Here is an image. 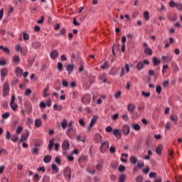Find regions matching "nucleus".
I'll list each match as a JSON object with an SVG mask.
<instances>
[{"label": "nucleus", "mask_w": 182, "mask_h": 182, "mask_svg": "<svg viewBox=\"0 0 182 182\" xmlns=\"http://www.w3.org/2000/svg\"><path fill=\"white\" fill-rule=\"evenodd\" d=\"M70 147V144L68 139H65L62 143V149L63 150V154H67L68 150Z\"/></svg>", "instance_id": "nucleus-1"}, {"label": "nucleus", "mask_w": 182, "mask_h": 182, "mask_svg": "<svg viewBox=\"0 0 182 182\" xmlns=\"http://www.w3.org/2000/svg\"><path fill=\"white\" fill-rule=\"evenodd\" d=\"M11 88L9 87V84L8 82H5L3 85V96L4 97H6V96L9 95V92Z\"/></svg>", "instance_id": "nucleus-2"}, {"label": "nucleus", "mask_w": 182, "mask_h": 182, "mask_svg": "<svg viewBox=\"0 0 182 182\" xmlns=\"http://www.w3.org/2000/svg\"><path fill=\"white\" fill-rule=\"evenodd\" d=\"M63 176L65 178L70 180L72 178V171H70V168L66 167L63 171Z\"/></svg>", "instance_id": "nucleus-3"}, {"label": "nucleus", "mask_w": 182, "mask_h": 182, "mask_svg": "<svg viewBox=\"0 0 182 182\" xmlns=\"http://www.w3.org/2000/svg\"><path fill=\"white\" fill-rule=\"evenodd\" d=\"M109 149V141H104L100 147L101 153H106Z\"/></svg>", "instance_id": "nucleus-4"}, {"label": "nucleus", "mask_w": 182, "mask_h": 182, "mask_svg": "<svg viewBox=\"0 0 182 182\" xmlns=\"http://www.w3.org/2000/svg\"><path fill=\"white\" fill-rule=\"evenodd\" d=\"M97 119H99V117L97 115H94L92 117V118L91 119L90 125L88 127V130H91L92 127H93L95 126V124H96V122H97Z\"/></svg>", "instance_id": "nucleus-5"}, {"label": "nucleus", "mask_w": 182, "mask_h": 182, "mask_svg": "<svg viewBox=\"0 0 182 182\" xmlns=\"http://www.w3.org/2000/svg\"><path fill=\"white\" fill-rule=\"evenodd\" d=\"M129 72H130V68L129 67V64H125L124 68H122L121 69L120 77H123V75H126V73H129Z\"/></svg>", "instance_id": "nucleus-6"}, {"label": "nucleus", "mask_w": 182, "mask_h": 182, "mask_svg": "<svg viewBox=\"0 0 182 182\" xmlns=\"http://www.w3.org/2000/svg\"><path fill=\"white\" fill-rule=\"evenodd\" d=\"M143 46L144 48H144L145 55H149V56H151V55H153V50H151V48H150V47L147 46V43H144Z\"/></svg>", "instance_id": "nucleus-7"}, {"label": "nucleus", "mask_w": 182, "mask_h": 182, "mask_svg": "<svg viewBox=\"0 0 182 182\" xmlns=\"http://www.w3.org/2000/svg\"><path fill=\"white\" fill-rule=\"evenodd\" d=\"M59 56V51L58 50H53L50 53V57L53 60H55V59H58V57Z\"/></svg>", "instance_id": "nucleus-8"}, {"label": "nucleus", "mask_w": 182, "mask_h": 182, "mask_svg": "<svg viewBox=\"0 0 182 182\" xmlns=\"http://www.w3.org/2000/svg\"><path fill=\"white\" fill-rule=\"evenodd\" d=\"M40 146H41V144H36L34 145V147L31 149L32 154H36V156H38V154H39V147Z\"/></svg>", "instance_id": "nucleus-9"}, {"label": "nucleus", "mask_w": 182, "mask_h": 182, "mask_svg": "<svg viewBox=\"0 0 182 182\" xmlns=\"http://www.w3.org/2000/svg\"><path fill=\"white\" fill-rule=\"evenodd\" d=\"M92 99V97H90V95H84L81 100L82 103L87 104L90 103V100Z\"/></svg>", "instance_id": "nucleus-10"}, {"label": "nucleus", "mask_w": 182, "mask_h": 182, "mask_svg": "<svg viewBox=\"0 0 182 182\" xmlns=\"http://www.w3.org/2000/svg\"><path fill=\"white\" fill-rule=\"evenodd\" d=\"M114 135L118 139H122V130H120V129H114Z\"/></svg>", "instance_id": "nucleus-11"}, {"label": "nucleus", "mask_w": 182, "mask_h": 182, "mask_svg": "<svg viewBox=\"0 0 182 182\" xmlns=\"http://www.w3.org/2000/svg\"><path fill=\"white\" fill-rule=\"evenodd\" d=\"M73 69H75V65H73V64L68 65L66 67V70L68 72V74L70 75V73H72V72H73Z\"/></svg>", "instance_id": "nucleus-12"}, {"label": "nucleus", "mask_w": 182, "mask_h": 182, "mask_svg": "<svg viewBox=\"0 0 182 182\" xmlns=\"http://www.w3.org/2000/svg\"><path fill=\"white\" fill-rule=\"evenodd\" d=\"M122 132L125 136H127L130 133V127L129 125H124L122 127Z\"/></svg>", "instance_id": "nucleus-13"}, {"label": "nucleus", "mask_w": 182, "mask_h": 182, "mask_svg": "<svg viewBox=\"0 0 182 182\" xmlns=\"http://www.w3.org/2000/svg\"><path fill=\"white\" fill-rule=\"evenodd\" d=\"M31 46H32V48H33V49H39V48H41V46H42V44L39 41H33L31 43Z\"/></svg>", "instance_id": "nucleus-14"}, {"label": "nucleus", "mask_w": 182, "mask_h": 182, "mask_svg": "<svg viewBox=\"0 0 182 182\" xmlns=\"http://www.w3.org/2000/svg\"><path fill=\"white\" fill-rule=\"evenodd\" d=\"M6 75H8V68H2L1 70V76L2 77V80L5 79Z\"/></svg>", "instance_id": "nucleus-15"}, {"label": "nucleus", "mask_w": 182, "mask_h": 182, "mask_svg": "<svg viewBox=\"0 0 182 182\" xmlns=\"http://www.w3.org/2000/svg\"><path fill=\"white\" fill-rule=\"evenodd\" d=\"M72 132H75L73 127H68V129L66 130V134L68 137H70V139H72Z\"/></svg>", "instance_id": "nucleus-16"}, {"label": "nucleus", "mask_w": 182, "mask_h": 182, "mask_svg": "<svg viewBox=\"0 0 182 182\" xmlns=\"http://www.w3.org/2000/svg\"><path fill=\"white\" fill-rule=\"evenodd\" d=\"M16 76H22L23 75V70L19 67H17L15 70Z\"/></svg>", "instance_id": "nucleus-17"}, {"label": "nucleus", "mask_w": 182, "mask_h": 182, "mask_svg": "<svg viewBox=\"0 0 182 182\" xmlns=\"http://www.w3.org/2000/svg\"><path fill=\"white\" fill-rule=\"evenodd\" d=\"M49 89H50V86L49 85H47L46 86V88L43 90V97H48V96H49V93H48V92L49 91Z\"/></svg>", "instance_id": "nucleus-18"}, {"label": "nucleus", "mask_w": 182, "mask_h": 182, "mask_svg": "<svg viewBox=\"0 0 182 182\" xmlns=\"http://www.w3.org/2000/svg\"><path fill=\"white\" fill-rule=\"evenodd\" d=\"M28 137H29V132L26 130V133L21 135V141H25V140L28 139Z\"/></svg>", "instance_id": "nucleus-19"}, {"label": "nucleus", "mask_w": 182, "mask_h": 182, "mask_svg": "<svg viewBox=\"0 0 182 182\" xmlns=\"http://www.w3.org/2000/svg\"><path fill=\"white\" fill-rule=\"evenodd\" d=\"M53 144H55V139L53 138V139H50L49 144H48V150L49 151H52V149L53 147Z\"/></svg>", "instance_id": "nucleus-20"}, {"label": "nucleus", "mask_w": 182, "mask_h": 182, "mask_svg": "<svg viewBox=\"0 0 182 182\" xmlns=\"http://www.w3.org/2000/svg\"><path fill=\"white\" fill-rule=\"evenodd\" d=\"M95 141H96V143H102V135L100 134H96L95 135Z\"/></svg>", "instance_id": "nucleus-21"}, {"label": "nucleus", "mask_w": 182, "mask_h": 182, "mask_svg": "<svg viewBox=\"0 0 182 182\" xmlns=\"http://www.w3.org/2000/svg\"><path fill=\"white\" fill-rule=\"evenodd\" d=\"M170 119L172 122H173V123H175V124H177V122H178V117L176 114H171Z\"/></svg>", "instance_id": "nucleus-22"}, {"label": "nucleus", "mask_w": 182, "mask_h": 182, "mask_svg": "<svg viewBox=\"0 0 182 182\" xmlns=\"http://www.w3.org/2000/svg\"><path fill=\"white\" fill-rule=\"evenodd\" d=\"M163 151V144H159L156 149V153L159 156L161 154V151Z\"/></svg>", "instance_id": "nucleus-23"}, {"label": "nucleus", "mask_w": 182, "mask_h": 182, "mask_svg": "<svg viewBox=\"0 0 182 182\" xmlns=\"http://www.w3.org/2000/svg\"><path fill=\"white\" fill-rule=\"evenodd\" d=\"M52 161V156L50 155H46V156L43 157V161L46 164L50 163Z\"/></svg>", "instance_id": "nucleus-24"}, {"label": "nucleus", "mask_w": 182, "mask_h": 182, "mask_svg": "<svg viewBox=\"0 0 182 182\" xmlns=\"http://www.w3.org/2000/svg\"><path fill=\"white\" fill-rule=\"evenodd\" d=\"M66 35V28H63L60 30L59 33L55 34L56 36H63Z\"/></svg>", "instance_id": "nucleus-25"}, {"label": "nucleus", "mask_w": 182, "mask_h": 182, "mask_svg": "<svg viewBox=\"0 0 182 182\" xmlns=\"http://www.w3.org/2000/svg\"><path fill=\"white\" fill-rule=\"evenodd\" d=\"M168 19L169 21H173L174 22L177 21V16L176 15V14H171L168 16Z\"/></svg>", "instance_id": "nucleus-26"}, {"label": "nucleus", "mask_w": 182, "mask_h": 182, "mask_svg": "<svg viewBox=\"0 0 182 182\" xmlns=\"http://www.w3.org/2000/svg\"><path fill=\"white\" fill-rule=\"evenodd\" d=\"M51 168H52L53 171L55 173V174H58V173H59V168H58L56 164H53L51 166Z\"/></svg>", "instance_id": "nucleus-27"}, {"label": "nucleus", "mask_w": 182, "mask_h": 182, "mask_svg": "<svg viewBox=\"0 0 182 182\" xmlns=\"http://www.w3.org/2000/svg\"><path fill=\"white\" fill-rule=\"evenodd\" d=\"M106 76H107L106 73L101 74L100 75V80H102L103 83H106L107 82V80H106Z\"/></svg>", "instance_id": "nucleus-28"}, {"label": "nucleus", "mask_w": 182, "mask_h": 182, "mask_svg": "<svg viewBox=\"0 0 182 182\" xmlns=\"http://www.w3.org/2000/svg\"><path fill=\"white\" fill-rule=\"evenodd\" d=\"M11 140L14 143H16V141H18V140H19V136H18L17 134H14V135L11 136Z\"/></svg>", "instance_id": "nucleus-29"}, {"label": "nucleus", "mask_w": 182, "mask_h": 182, "mask_svg": "<svg viewBox=\"0 0 182 182\" xmlns=\"http://www.w3.org/2000/svg\"><path fill=\"white\" fill-rule=\"evenodd\" d=\"M15 49L17 52H21V55H25V53H23V50L22 49V47L21 46V45L18 44L15 46Z\"/></svg>", "instance_id": "nucleus-30"}, {"label": "nucleus", "mask_w": 182, "mask_h": 182, "mask_svg": "<svg viewBox=\"0 0 182 182\" xmlns=\"http://www.w3.org/2000/svg\"><path fill=\"white\" fill-rule=\"evenodd\" d=\"M10 107L14 112H16V110H18V105L15 102H10Z\"/></svg>", "instance_id": "nucleus-31"}, {"label": "nucleus", "mask_w": 182, "mask_h": 182, "mask_svg": "<svg viewBox=\"0 0 182 182\" xmlns=\"http://www.w3.org/2000/svg\"><path fill=\"white\" fill-rule=\"evenodd\" d=\"M129 161L131 164H136V163H137V158L136 156H132L129 158Z\"/></svg>", "instance_id": "nucleus-32"}, {"label": "nucleus", "mask_w": 182, "mask_h": 182, "mask_svg": "<svg viewBox=\"0 0 182 182\" xmlns=\"http://www.w3.org/2000/svg\"><path fill=\"white\" fill-rule=\"evenodd\" d=\"M119 48H120V44H115L113 46L112 48V52L114 56H116V53H114V49H117V50H119Z\"/></svg>", "instance_id": "nucleus-33"}, {"label": "nucleus", "mask_w": 182, "mask_h": 182, "mask_svg": "<svg viewBox=\"0 0 182 182\" xmlns=\"http://www.w3.org/2000/svg\"><path fill=\"white\" fill-rule=\"evenodd\" d=\"M144 19L145 21H150V13H149V11H145L144 13Z\"/></svg>", "instance_id": "nucleus-34"}, {"label": "nucleus", "mask_w": 182, "mask_h": 182, "mask_svg": "<svg viewBox=\"0 0 182 182\" xmlns=\"http://www.w3.org/2000/svg\"><path fill=\"white\" fill-rule=\"evenodd\" d=\"M41 125H42V120H41V119H36L35 120L36 127H41Z\"/></svg>", "instance_id": "nucleus-35"}, {"label": "nucleus", "mask_w": 182, "mask_h": 182, "mask_svg": "<svg viewBox=\"0 0 182 182\" xmlns=\"http://www.w3.org/2000/svg\"><path fill=\"white\" fill-rule=\"evenodd\" d=\"M110 66L109 65V63L107 61H105L104 64L100 66V69H109Z\"/></svg>", "instance_id": "nucleus-36"}, {"label": "nucleus", "mask_w": 182, "mask_h": 182, "mask_svg": "<svg viewBox=\"0 0 182 182\" xmlns=\"http://www.w3.org/2000/svg\"><path fill=\"white\" fill-rule=\"evenodd\" d=\"M66 126H68V120H66V119H63L61 122L62 129L65 130V129H66Z\"/></svg>", "instance_id": "nucleus-37"}, {"label": "nucleus", "mask_w": 182, "mask_h": 182, "mask_svg": "<svg viewBox=\"0 0 182 182\" xmlns=\"http://www.w3.org/2000/svg\"><path fill=\"white\" fill-rule=\"evenodd\" d=\"M129 155H127V154H122V157H121V161H122V163H126V161H127V157Z\"/></svg>", "instance_id": "nucleus-38"}, {"label": "nucleus", "mask_w": 182, "mask_h": 182, "mask_svg": "<svg viewBox=\"0 0 182 182\" xmlns=\"http://www.w3.org/2000/svg\"><path fill=\"white\" fill-rule=\"evenodd\" d=\"M12 60L14 63H19V61L21 60V58L18 55H14L12 58Z\"/></svg>", "instance_id": "nucleus-39"}, {"label": "nucleus", "mask_w": 182, "mask_h": 182, "mask_svg": "<svg viewBox=\"0 0 182 182\" xmlns=\"http://www.w3.org/2000/svg\"><path fill=\"white\" fill-rule=\"evenodd\" d=\"M152 62H153L154 66H157V65H159V63H160V60H159L157 58V57H154L152 59Z\"/></svg>", "instance_id": "nucleus-40"}, {"label": "nucleus", "mask_w": 182, "mask_h": 182, "mask_svg": "<svg viewBox=\"0 0 182 182\" xmlns=\"http://www.w3.org/2000/svg\"><path fill=\"white\" fill-rule=\"evenodd\" d=\"M96 169L97 170H102L103 169V161H102L101 162L98 163L96 165Z\"/></svg>", "instance_id": "nucleus-41"}, {"label": "nucleus", "mask_w": 182, "mask_h": 182, "mask_svg": "<svg viewBox=\"0 0 182 182\" xmlns=\"http://www.w3.org/2000/svg\"><path fill=\"white\" fill-rule=\"evenodd\" d=\"M22 130H23V127H22V126H18L16 129V134H21V133H22Z\"/></svg>", "instance_id": "nucleus-42"}, {"label": "nucleus", "mask_w": 182, "mask_h": 182, "mask_svg": "<svg viewBox=\"0 0 182 182\" xmlns=\"http://www.w3.org/2000/svg\"><path fill=\"white\" fill-rule=\"evenodd\" d=\"M26 124L27 126H31V124H33V119H32L31 118H27V119L26 121Z\"/></svg>", "instance_id": "nucleus-43"}, {"label": "nucleus", "mask_w": 182, "mask_h": 182, "mask_svg": "<svg viewBox=\"0 0 182 182\" xmlns=\"http://www.w3.org/2000/svg\"><path fill=\"white\" fill-rule=\"evenodd\" d=\"M53 109H54V110H58L59 112H60L63 109V107H62V105H58L55 104L53 105Z\"/></svg>", "instance_id": "nucleus-44"}, {"label": "nucleus", "mask_w": 182, "mask_h": 182, "mask_svg": "<svg viewBox=\"0 0 182 182\" xmlns=\"http://www.w3.org/2000/svg\"><path fill=\"white\" fill-rule=\"evenodd\" d=\"M77 141H82V143H86V137L85 136H82V138H80V136H77L76 137Z\"/></svg>", "instance_id": "nucleus-45"}, {"label": "nucleus", "mask_w": 182, "mask_h": 182, "mask_svg": "<svg viewBox=\"0 0 182 182\" xmlns=\"http://www.w3.org/2000/svg\"><path fill=\"white\" fill-rule=\"evenodd\" d=\"M124 180H126V175L121 174L119 177L118 182H124Z\"/></svg>", "instance_id": "nucleus-46"}, {"label": "nucleus", "mask_w": 182, "mask_h": 182, "mask_svg": "<svg viewBox=\"0 0 182 182\" xmlns=\"http://www.w3.org/2000/svg\"><path fill=\"white\" fill-rule=\"evenodd\" d=\"M127 110H128V112H133V110H134V105H133V104L128 105Z\"/></svg>", "instance_id": "nucleus-47"}, {"label": "nucleus", "mask_w": 182, "mask_h": 182, "mask_svg": "<svg viewBox=\"0 0 182 182\" xmlns=\"http://www.w3.org/2000/svg\"><path fill=\"white\" fill-rule=\"evenodd\" d=\"M0 49H1V50L4 51L5 53H9V48H8L6 47H4L3 46H0Z\"/></svg>", "instance_id": "nucleus-48"}, {"label": "nucleus", "mask_w": 182, "mask_h": 182, "mask_svg": "<svg viewBox=\"0 0 182 182\" xmlns=\"http://www.w3.org/2000/svg\"><path fill=\"white\" fill-rule=\"evenodd\" d=\"M169 6L171 8H177V3L174 2L173 1H169Z\"/></svg>", "instance_id": "nucleus-49"}, {"label": "nucleus", "mask_w": 182, "mask_h": 182, "mask_svg": "<svg viewBox=\"0 0 182 182\" xmlns=\"http://www.w3.org/2000/svg\"><path fill=\"white\" fill-rule=\"evenodd\" d=\"M162 60L164 62H168V60H171V58H168V55H163L162 56Z\"/></svg>", "instance_id": "nucleus-50"}, {"label": "nucleus", "mask_w": 182, "mask_h": 182, "mask_svg": "<svg viewBox=\"0 0 182 182\" xmlns=\"http://www.w3.org/2000/svg\"><path fill=\"white\" fill-rule=\"evenodd\" d=\"M5 137L6 140H11V132L9 131H6Z\"/></svg>", "instance_id": "nucleus-51"}, {"label": "nucleus", "mask_w": 182, "mask_h": 182, "mask_svg": "<svg viewBox=\"0 0 182 182\" xmlns=\"http://www.w3.org/2000/svg\"><path fill=\"white\" fill-rule=\"evenodd\" d=\"M23 38L24 41H29V34L26 33H23Z\"/></svg>", "instance_id": "nucleus-52"}, {"label": "nucleus", "mask_w": 182, "mask_h": 182, "mask_svg": "<svg viewBox=\"0 0 182 182\" xmlns=\"http://www.w3.org/2000/svg\"><path fill=\"white\" fill-rule=\"evenodd\" d=\"M31 93H32V90H31V89H29V88H27V89L25 90L24 95H25L26 96H29Z\"/></svg>", "instance_id": "nucleus-53"}, {"label": "nucleus", "mask_w": 182, "mask_h": 182, "mask_svg": "<svg viewBox=\"0 0 182 182\" xmlns=\"http://www.w3.org/2000/svg\"><path fill=\"white\" fill-rule=\"evenodd\" d=\"M114 96L115 99H119V97L122 96V92L120 91H117V92H115Z\"/></svg>", "instance_id": "nucleus-54"}, {"label": "nucleus", "mask_w": 182, "mask_h": 182, "mask_svg": "<svg viewBox=\"0 0 182 182\" xmlns=\"http://www.w3.org/2000/svg\"><path fill=\"white\" fill-rule=\"evenodd\" d=\"M144 68V65H143V63H139L137 65V69L138 70H141Z\"/></svg>", "instance_id": "nucleus-55"}, {"label": "nucleus", "mask_w": 182, "mask_h": 182, "mask_svg": "<svg viewBox=\"0 0 182 182\" xmlns=\"http://www.w3.org/2000/svg\"><path fill=\"white\" fill-rule=\"evenodd\" d=\"M57 68L61 72L62 69L63 68V64L62 63H58L57 64Z\"/></svg>", "instance_id": "nucleus-56"}, {"label": "nucleus", "mask_w": 182, "mask_h": 182, "mask_svg": "<svg viewBox=\"0 0 182 182\" xmlns=\"http://www.w3.org/2000/svg\"><path fill=\"white\" fill-rule=\"evenodd\" d=\"M118 170H119V171H120V173H122V171H124V170H126V167H124V166H123V165H120L118 167Z\"/></svg>", "instance_id": "nucleus-57"}, {"label": "nucleus", "mask_w": 182, "mask_h": 182, "mask_svg": "<svg viewBox=\"0 0 182 182\" xmlns=\"http://www.w3.org/2000/svg\"><path fill=\"white\" fill-rule=\"evenodd\" d=\"M62 85H63V87H68V85H69V83L68 82V81L66 80H63Z\"/></svg>", "instance_id": "nucleus-58"}, {"label": "nucleus", "mask_w": 182, "mask_h": 182, "mask_svg": "<svg viewBox=\"0 0 182 182\" xmlns=\"http://www.w3.org/2000/svg\"><path fill=\"white\" fill-rule=\"evenodd\" d=\"M2 119H8L9 117V112H5L1 115Z\"/></svg>", "instance_id": "nucleus-59"}, {"label": "nucleus", "mask_w": 182, "mask_h": 182, "mask_svg": "<svg viewBox=\"0 0 182 182\" xmlns=\"http://www.w3.org/2000/svg\"><path fill=\"white\" fill-rule=\"evenodd\" d=\"M156 93H158V95H160V93H161V86L160 85L156 86Z\"/></svg>", "instance_id": "nucleus-60"}, {"label": "nucleus", "mask_w": 182, "mask_h": 182, "mask_svg": "<svg viewBox=\"0 0 182 182\" xmlns=\"http://www.w3.org/2000/svg\"><path fill=\"white\" fill-rule=\"evenodd\" d=\"M39 107L41 109H45V107H46V103L41 102L39 104Z\"/></svg>", "instance_id": "nucleus-61"}, {"label": "nucleus", "mask_w": 182, "mask_h": 182, "mask_svg": "<svg viewBox=\"0 0 182 182\" xmlns=\"http://www.w3.org/2000/svg\"><path fill=\"white\" fill-rule=\"evenodd\" d=\"M33 179L36 180V181H39L41 177H39V175L38 173H35L33 175Z\"/></svg>", "instance_id": "nucleus-62"}, {"label": "nucleus", "mask_w": 182, "mask_h": 182, "mask_svg": "<svg viewBox=\"0 0 182 182\" xmlns=\"http://www.w3.org/2000/svg\"><path fill=\"white\" fill-rule=\"evenodd\" d=\"M142 96H144V97H150V92H145L144 91L141 93Z\"/></svg>", "instance_id": "nucleus-63"}, {"label": "nucleus", "mask_w": 182, "mask_h": 182, "mask_svg": "<svg viewBox=\"0 0 182 182\" xmlns=\"http://www.w3.org/2000/svg\"><path fill=\"white\" fill-rule=\"evenodd\" d=\"M176 9L178 11H182V4L179 3L176 4Z\"/></svg>", "instance_id": "nucleus-64"}]
</instances>
